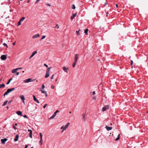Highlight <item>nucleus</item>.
<instances>
[{
  "instance_id": "1",
  "label": "nucleus",
  "mask_w": 148,
  "mask_h": 148,
  "mask_svg": "<svg viewBox=\"0 0 148 148\" xmlns=\"http://www.w3.org/2000/svg\"><path fill=\"white\" fill-rule=\"evenodd\" d=\"M69 124L70 123H68L65 126L63 125L61 127V129H62V132H63L68 127Z\"/></svg>"
},
{
  "instance_id": "2",
  "label": "nucleus",
  "mask_w": 148,
  "mask_h": 148,
  "mask_svg": "<svg viewBox=\"0 0 148 148\" xmlns=\"http://www.w3.org/2000/svg\"><path fill=\"white\" fill-rule=\"evenodd\" d=\"M59 112V110H57L54 113L53 115L50 117L49 119H53L54 117L56 116L57 113H58Z\"/></svg>"
},
{
  "instance_id": "3",
  "label": "nucleus",
  "mask_w": 148,
  "mask_h": 148,
  "mask_svg": "<svg viewBox=\"0 0 148 148\" xmlns=\"http://www.w3.org/2000/svg\"><path fill=\"white\" fill-rule=\"evenodd\" d=\"M35 80L34 79H32L29 78H28L25 80H24V82L25 83H28L31 82Z\"/></svg>"
},
{
  "instance_id": "4",
  "label": "nucleus",
  "mask_w": 148,
  "mask_h": 148,
  "mask_svg": "<svg viewBox=\"0 0 148 148\" xmlns=\"http://www.w3.org/2000/svg\"><path fill=\"white\" fill-rule=\"evenodd\" d=\"M12 91V89H8L7 91L4 93V96H5V95H7L9 93Z\"/></svg>"
},
{
  "instance_id": "5",
  "label": "nucleus",
  "mask_w": 148,
  "mask_h": 148,
  "mask_svg": "<svg viewBox=\"0 0 148 148\" xmlns=\"http://www.w3.org/2000/svg\"><path fill=\"white\" fill-rule=\"evenodd\" d=\"M109 109V107L108 105H106L102 108V111H104L107 110Z\"/></svg>"
},
{
  "instance_id": "6",
  "label": "nucleus",
  "mask_w": 148,
  "mask_h": 148,
  "mask_svg": "<svg viewBox=\"0 0 148 148\" xmlns=\"http://www.w3.org/2000/svg\"><path fill=\"white\" fill-rule=\"evenodd\" d=\"M7 58L6 56L5 55H3L1 57V59L2 60H5Z\"/></svg>"
},
{
  "instance_id": "7",
  "label": "nucleus",
  "mask_w": 148,
  "mask_h": 148,
  "mask_svg": "<svg viewBox=\"0 0 148 148\" xmlns=\"http://www.w3.org/2000/svg\"><path fill=\"white\" fill-rule=\"evenodd\" d=\"M79 55L78 54H76L75 55L74 57V61L77 62V60L78 59Z\"/></svg>"
},
{
  "instance_id": "8",
  "label": "nucleus",
  "mask_w": 148,
  "mask_h": 148,
  "mask_svg": "<svg viewBox=\"0 0 148 148\" xmlns=\"http://www.w3.org/2000/svg\"><path fill=\"white\" fill-rule=\"evenodd\" d=\"M37 53V51H34L31 55L30 56V57L29 58V59H30L32 57L36 54Z\"/></svg>"
},
{
  "instance_id": "9",
  "label": "nucleus",
  "mask_w": 148,
  "mask_h": 148,
  "mask_svg": "<svg viewBox=\"0 0 148 148\" xmlns=\"http://www.w3.org/2000/svg\"><path fill=\"white\" fill-rule=\"evenodd\" d=\"M33 97L34 100L35 102H37V103H40V102L38 101V100L37 99V98H36V97L35 95H33Z\"/></svg>"
},
{
  "instance_id": "10",
  "label": "nucleus",
  "mask_w": 148,
  "mask_h": 148,
  "mask_svg": "<svg viewBox=\"0 0 148 148\" xmlns=\"http://www.w3.org/2000/svg\"><path fill=\"white\" fill-rule=\"evenodd\" d=\"M21 99L22 100V101L23 102L24 104H25V102H24V100H25V98L24 97V96L22 95H21L20 97Z\"/></svg>"
},
{
  "instance_id": "11",
  "label": "nucleus",
  "mask_w": 148,
  "mask_h": 148,
  "mask_svg": "<svg viewBox=\"0 0 148 148\" xmlns=\"http://www.w3.org/2000/svg\"><path fill=\"white\" fill-rule=\"evenodd\" d=\"M8 140L7 139L5 138L1 140L2 143L3 144H4L5 143V142Z\"/></svg>"
},
{
  "instance_id": "12",
  "label": "nucleus",
  "mask_w": 148,
  "mask_h": 148,
  "mask_svg": "<svg viewBox=\"0 0 148 148\" xmlns=\"http://www.w3.org/2000/svg\"><path fill=\"white\" fill-rule=\"evenodd\" d=\"M39 36H40V35L38 34H36L32 36V38H33L34 39V38H38V37Z\"/></svg>"
},
{
  "instance_id": "13",
  "label": "nucleus",
  "mask_w": 148,
  "mask_h": 148,
  "mask_svg": "<svg viewBox=\"0 0 148 148\" xmlns=\"http://www.w3.org/2000/svg\"><path fill=\"white\" fill-rule=\"evenodd\" d=\"M62 69L63 71L66 73H68V68H66L65 67H63L62 68Z\"/></svg>"
},
{
  "instance_id": "14",
  "label": "nucleus",
  "mask_w": 148,
  "mask_h": 148,
  "mask_svg": "<svg viewBox=\"0 0 148 148\" xmlns=\"http://www.w3.org/2000/svg\"><path fill=\"white\" fill-rule=\"evenodd\" d=\"M77 14H73L71 16V20H73L74 18L76 16Z\"/></svg>"
},
{
  "instance_id": "15",
  "label": "nucleus",
  "mask_w": 148,
  "mask_h": 148,
  "mask_svg": "<svg viewBox=\"0 0 148 148\" xmlns=\"http://www.w3.org/2000/svg\"><path fill=\"white\" fill-rule=\"evenodd\" d=\"M40 91H41V92L42 93L45 94V96L46 97H47L48 95H47V92L46 91L44 90H40Z\"/></svg>"
},
{
  "instance_id": "16",
  "label": "nucleus",
  "mask_w": 148,
  "mask_h": 148,
  "mask_svg": "<svg viewBox=\"0 0 148 148\" xmlns=\"http://www.w3.org/2000/svg\"><path fill=\"white\" fill-rule=\"evenodd\" d=\"M16 114L18 115L22 116V112L19 111H18L16 112Z\"/></svg>"
},
{
  "instance_id": "17",
  "label": "nucleus",
  "mask_w": 148,
  "mask_h": 148,
  "mask_svg": "<svg viewBox=\"0 0 148 148\" xmlns=\"http://www.w3.org/2000/svg\"><path fill=\"white\" fill-rule=\"evenodd\" d=\"M19 138V135H16L15 136V138L14 139V141L16 142L18 140V138Z\"/></svg>"
},
{
  "instance_id": "18",
  "label": "nucleus",
  "mask_w": 148,
  "mask_h": 148,
  "mask_svg": "<svg viewBox=\"0 0 148 148\" xmlns=\"http://www.w3.org/2000/svg\"><path fill=\"white\" fill-rule=\"evenodd\" d=\"M49 72H48V71H46V75L45 77V78H47L48 77H49Z\"/></svg>"
},
{
  "instance_id": "19",
  "label": "nucleus",
  "mask_w": 148,
  "mask_h": 148,
  "mask_svg": "<svg viewBox=\"0 0 148 148\" xmlns=\"http://www.w3.org/2000/svg\"><path fill=\"white\" fill-rule=\"evenodd\" d=\"M106 128L108 131L111 130L112 129V127H108L107 126H106Z\"/></svg>"
},
{
  "instance_id": "20",
  "label": "nucleus",
  "mask_w": 148,
  "mask_h": 148,
  "mask_svg": "<svg viewBox=\"0 0 148 148\" xmlns=\"http://www.w3.org/2000/svg\"><path fill=\"white\" fill-rule=\"evenodd\" d=\"M82 116L83 117V120L84 121H85V114H82Z\"/></svg>"
},
{
  "instance_id": "21",
  "label": "nucleus",
  "mask_w": 148,
  "mask_h": 148,
  "mask_svg": "<svg viewBox=\"0 0 148 148\" xmlns=\"http://www.w3.org/2000/svg\"><path fill=\"white\" fill-rule=\"evenodd\" d=\"M81 30L80 29H79V30L78 31H76V33L78 35V36H79L80 35V33H79V32H80V31Z\"/></svg>"
},
{
  "instance_id": "22",
  "label": "nucleus",
  "mask_w": 148,
  "mask_h": 148,
  "mask_svg": "<svg viewBox=\"0 0 148 148\" xmlns=\"http://www.w3.org/2000/svg\"><path fill=\"white\" fill-rule=\"evenodd\" d=\"M88 29H85L84 31V33H85V34L86 35L88 34Z\"/></svg>"
},
{
  "instance_id": "23",
  "label": "nucleus",
  "mask_w": 148,
  "mask_h": 148,
  "mask_svg": "<svg viewBox=\"0 0 148 148\" xmlns=\"http://www.w3.org/2000/svg\"><path fill=\"white\" fill-rule=\"evenodd\" d=\"M120 134H118V136H117V137L115 139V140H119V139H120Z\"/></svg>"
},
{
  "instance_id": "24",
  "label": "nucleus",
  "mask_w": 148,
  "mask_h": 148,
  "mask_svg": "<svg viewBox=\"0 0 148 148\" xmlns=\"http://www.w3.org/2000/svg\"><path fill=\"white\" fill-rule=\"evenodd\" d=\"M76 63L77 62L74 61V62H73L72 65V66L73 67H74L75 66Z\"/></svg>"
},
{
  "instance_id": "25",
  "label": "nucleus",
  "mask_w": 148,
  "mask_h": 148,
  "mask_svg": "<svg viewBox=\"0 0 148 148\" xmlns=\"http://www.w3.org/2000/svg\"><path fill=\"white\" fill-rule=\"evenodd\" d=\"M5 86V85L3 84H0V88H1L2 87H4Z\"/></svg>"
},
{
  "instance_id": "26",
  "label": "nucleus",
  "mask_w": 148,
  "mask_h": 148,
  "mask_svg": "<svg viewBox=\"0 0 148 148\" xmlns=\"http://www.w3.org/2000/svg\"><path fill=\"white\" fill-rule=\"evenodd\" d=\"M25 17H23L20 20V21L22 22L25 19Z\"/></svg>"
},
{
  "instance_id": "27",
  "label": "nucleus",
  "mask_w": 148,
  "mask_h": 148,
  "mask_svg": "<svg viewBox=\"0 0 148 148\" xmlns=\"http://www.w3.org/2000/svg\"><path fill=\"white\" fill-rule=\"evenodd\" d=\"M12 78H10L9 80L8 81L7 83L6 84H8L10 83V81L12 80Z\"/></svg>"
},
{
  "instance_id": "28",
  "label": "nucleus",
  "mask_w": 148,
  "mask_h": 148,
  "mask_svg": "<svg viewBox=\"0 0 148 148\" xmlns=\"http://www.w3.org/2000/svg\"><path fill=\"white\" fill-rule=\"evenodd\" d=\"M16 71L17 70L16 69H14L12 71V73H14L16 72Z\"/></svg>"
},
{
  "instance_id": "29",
  "label": "nucleus",
  "mask_w": 148,
  "mask_h": 148,
  "mask_svg": "<svg viewBox=\"0 0 148 148\" xmlns=\"http://www.w3.org/2000/svg\"><path fill=\"white\" fill-rule=\"evenodd\" d=\"M45 87V85L44 84H43L42 85L41 90H43L44 89Z\"/></svg>"
},
{
  "instance_id": "30",
  "label": "nucleus",
  "mask_w": 148,
  "mask_h": 148,
  "mask_svg": "<svg viewBox=\"0 0 148 148\" xmlns=\"http://www.w3.org/2000/svg\"><path fill=\"white\" fill-rule=\"evenodd\" d=\"M7 102H8V101H5L3 103V106H5Z\"/></svg>"
},
{
  "instance_id": "31",
  "label": "nucleus",
  "mask_w": 148,
  "mask_h": 148,
  "mask_svg": "<svg viewBox=\"0 0 148 148\" xmlns=\"http://www.w3.org/2000/svg\"><path fill=\"white\" fill-rule=\"evenodd\" d=\"M32 132H30L29 134V136L31 138H32Z\"/></svg>"
},
{
  "instance_id": "32",
  "label": "nucleus",
  "mask_w": 148,
  "mask_h": 148,
  "mask_svg": "<svg viewBox=\"0 0 148 148\" xmlns=\"http://www.w3.org/2000/svg\"><path fill=\"white\" fill-rule=\"evenodd\" d=\"M39 134H40V139H42V133H40Z\"/></svg>"
},
{
  "instance_id": "33",
  "label": "nucleus",
  "mask_w": 148,
  "mask_h": 148,
  "mask_svg": "<svg viewBox=\"0 0 148 148\" xmlns=\"http://www.w3.org/2000/svg\"><path fill=\"white\" fill-rule=\"evenodd\" d=\"M21 21L20 20L18 21V26H19L21 25Z\"/></svg>"
},
{
  "instance_id": "34",
  "label": "nucleus",
  "mask_w": 148,
  "mask_h": 148,
  "mask_svg": "<svg viewBox=\"0 0 148 148\" xmlns=\"http://www.w3.org/2000/svg\"><path fill=\"white\" fill-rule=\"evenodd\" d=\"M46 37V36H42V37L41 39H40V40L41 41L43 39L45 38Z\"/></svg>"
},
{
  "instance_id": "35",
  "label": "nucleus",
  "mask_w": 148,
  "mask_h": 148,
  "mask_svg": "<svg viewBox=\"0 0 148 148\" xmlns=\"http://www.w3.org/2000/svg\"><path fill=\"white\" fill-rule=\"evenodd\" d=\"M72 8L73 9H75V6L74 5H72Z\"/></svg>"
},
{
  "instance_id": "36",
  "label": "nucleus",
  "mask_w": 148,
  "mask_h": 148,
  "mask_svg": "<svg viewBox=\"0 0 148 148\" xmlns=\"http://www.w3.org/2000/svg\"><path fill=\"white\" fill-rule=\"evenodd\" d=\"M39 142L41 143V145H42V139H40V140L39 141Z\"/></svg>"
},
{
  "instance_id": "37",
  "label": "nucleus",
  "mask_w": 148,
  "mask_h": 148,
  "mask_svg": "<svg viewBox=\"0 0 148 148\" xmlns=\"http://www.w3.org/2000/svg\"><path fill=\"white\" fill-rule=\"evenodd\" d=\"M51 67H49L47 69V71H48V72H49V70L50 69H51Z\"/></svg>"
},
{
  "instance_id": "38",
  "label": "nucleus",
  "mask_w": 148,
  "mask_h": 148,
  "mask_svg": "<svg viewBox=\"0 0 148 148\" xmlns=\"http://www.w3.org/2000/svg\"><path fill=\"white\" fill-rule=\"evenodd\" d=\"M3 45L4 46H6L7 47H8V46L5 43H3Z\"/></svg>"
},
{
  "instance_id": "39",
  "label": "nucleus",
  "mask_w": 148,
  "mask_h": 148,
  "mask_svg": "<svg viewBox=\"0 0 148 148\" xmlns=\"http://www.w3.org/2000/svg\"><path fill=\"white\" fill-rule=\"evenodd\" d=\"M55 28H57V29H58L59 28V25L58 24H57L56 25L55 27Z\"/></svg>"
},
{
  "instance_id": "40",
  "label": "nucleus",
  "mask_w": 148,
  "mask_h": 148,
  "mask_svg": "<svg viewBox=\"0 0 148 148\" xmlns=\"http://www.w3.org/2000/svg\"><path fill=\"white\" fill-rule=\"evenodd\" d=\"M51 88L52 89H54V86L53 85H51Z\"/></svg>"
},
{
  "instance_id": "41",
  "label": "nucleus",
  "mask_w": 148,
  "mask_h": 148,
  "mask_svg": "<svg viewBox=\"0 0 148 148\" xmlns=\"http://www.w3.org/2000/svg\"><path fill=\"white\" fill-rule=\"evenodd\" d=\"M47 104H46L45 105L43 106V108H45L46 107V106H47Z\"/></svg>"
},
{
  "instance_id": "42",
  "label": "nucleus",
  "mask_w": 148,
  "mask_h": 148,
  "mask_svg": "<svg viewBox=\"0 0 148 148\" xmlns=\"http://www.w3.org/2000/svg\"><path fill=\"white\" fill-rule=\"evenodd\" d=\"M12 100H10V101H9L8 103V104H10L11 102H12Z\"/></svg>"
},
{
  "instance_id": "43",
  "label": "nucleus",
  "mask_w": 148,
  "mask_h": 148,
  "mask_svg": "<svg viewBox=\"0 0 148 148\" xmlns=\"http://www.w3.org/2000/svg\"><path fill=\"white\" fill-rule=\"evenodd\" d=\"M22 69V67H20V68H16V69L17 70H19V69Z\"/></svg>"
},
{
  "instance_id": "44",
  "label": "nucleus",
  "mask_w": 148,
  "mask_h": 148,
  "mask_svg": "<svg viewBox=\"0 0 148 148\" xmlns=\"http://www.w3.org/2000/svg\"><path fill=\"white\" fill-rule=\"evenodd\" d=\"M13 128L15 130L16 129V128L15 126L14 125H13Z\"/></svg>"
},
{
  "instance_id": "45",
  "label": "nucleus",
  "mask_w": 148,
  "mask_h": 148,
  "mask_svg": "<svg viewBox=\"0 0 148 148\" xmlns=\"http://www.w3.org/2000/svg\"><path fill=\"white\" fill-rule=\"evenodd\" d=\"M54 75H52L51 76V79H53Z\"/></svg>"
},
{
  "instance_id": "46",
  "label": "nucleus",
  "mask_w": 148,
  "mask_h": 148,
  "mask_svg": "<svg viewBox=\"0 0 148 148\" xmlns=\"http://www.w3.org/2000/svg\"><path fill=\"white\" fill-rule=\"evenodd\" d=\"M44 65L46 67H48V66L47 65V64H44Z\"/></svg>"
},
{
  "instance_id": "47",
  "label": "nucleus",
  "mask_w": 148,
  "mask_h": 148,
  "mask_svg": "<svg viewBox=\"0 0 148 148\" xmlns=\"http://www.w3.org/2000/svg\"><path fill=\"white\" fill-rule=\"evenodd\" d=\"M47 5L49 6H51V5L49 3H47L46 4Z\"/></svg>"
},
{
  "instance_id": "48",
  "label": "nucleus",
  "mask_w": 148,
  "mask_h": 148,
  "mask_svg": "<svg viewBox=\"0 0 148 148\" xmlns=\"http://www.w3.org/2000/svg\"><path fill=\"white\" fill-rule=\"evenodd\" d=\"M28 132H32V130H30V129H28Z\"/></svg>"
},
{
  "instance_id": "49",
  "label": "nucleus",
  "mask_w": 148,
  "mask_h": 148,
  "mask_svg": "<svg viewBox=\"0 0 148 148\" xmlns=\"http://www.w3.org/2000/svg\"><path fill=\"white\" fill-rule=\"evenodd\" d=\"M16 72V75H18L19 74V73L18 72Z\"/></svg>"
},
{
  "instance_id": "50",
  "label": "nucleus",
  "mask_w": 148,
  "mask_h": 148,
  "mask_svg": "<svg viewBox=\"0 0 148 148\" xmlns=\"http://www.w3.org/2000/svg\"><path fill=\"white\" fill-rule=\"evenodd\" d=\"M23 117H24V118H27V116L26 115H24V116H23Z\"/></svg>"
},
{
  "instance_id": "51",
  "label": "nucleus",
  "mask_w": 148,
  "mask_h": 148,
  "mask_svg": "<svg viewBox=\"0 0 148 148\" xmlns=\"http://www.w3.org/2000/svg\"><path fill=\"white\" fill-rule=\"evenodd\" d=\"M92 94L93 95H95V91H93L92 92Z\"/></svg>"
},
{
  "instance_id": "52",
  "label": "nucleus",
  "mask_w": 148,
  "mask_h": 148,
  "mask_svg": "<svg viewBox=\"0 0 148 148\" xmlns=\"http://www.w3.org/2000/svg\"><path fill=\"white\" fill-rule=\"evenodd\" d=\"M40 0H36V1L35 3H37V2H38L39 1H40Z\"/></svg>"
},
{
  "instance_id": "53",
  "label": "nucleus",
  "mask_w": 148,
  "mask_h": 148,
  "mask_svg": "<svg viewBox=\"0 0 148 148\" xmlns=\"http://www.w3.org/2000/svg\"><path fill=\"white\" fill-rule=\"evenodd\" d=\"M12 44L13 45H15V42H13L12 43Z\"/></svg>"
},
{
  "instance_id": "54",
  "label": "nucleus",
  "mask_w": 148,
  "mask_h": 148,
  "mask_svg": "<svg viewBox=\"0 0 148 148\" xmlns=\"http://www.w3.org/2000/svg\"><path fill=\"white\" fill-rule=\"evenodd\" d=\"M131 65H132V64H133V62L132 60H131Z\"/></svg>"
},
{
  "instance_id": "55",
  "label": "nucleus",
  "mask_w": 148,
  "mask_h": 148,
  "mask_svg": "<svg viewBox=\"0 0 148 148\" xmlns=\"http://www.w3.org/2000/svg\"><path fill=\"white\" fill-rule=\"evenodd\" d=\"M107 4V3L106 2L105 3L104 5L105 6H106Z\"/></svg>"
},
{
  "instance_id": "56",
  "label": "nucleus",
  "mask_w": 148,
  "mask_h": 148,
  "mask_svg": "<svg viewBox=\"0 0 148 148\" xmlns=\"http://www.w3.org/2000/svg\"><path fill=\"white\" fill-rule=\"evenodd\" d=\"M28 147V145H25V148H27Z\"/></svg>"
},
{
  "instance_id": "57",
  "label": "nucleus",
  "mask_w": 148,
  "mask_h": 148,
  "mask_svg": "<svg viewBox=\"0 0 148 148\" xmlns=\"http://www.w3.org/2000/svg\"><path fill=\"white\" fill-rule=\"evenodd\" d=\"M109 14V13H108V12H107V14H106V16H108V14Z\"/></svg>"
},
{
  "instance_id": "58",
  "label": "nucleus",
  "mask_w": 148,
  "mask_h": 148,
  "mask_svg": "<svg viewBox=\"0 0 148 148\" xmlns=\"http://www.w3.org/2000/svg\"><path fill=\"white\" fill-rule=\"evenodd\" d=\"M116 8H118V5L117 4H116Z\"/></svg>"
},
{
  "instance_id": "59",
  "label": "nucleus",
  "mask_w": 148,
  "mask_h": 148,
  "mask_svg": "<svg viewBox=\"0 0 148 148\" xmlns=\"http://www.w3.org/2000/svg\"><path fill=\"white\" fill-rule=\"evenodd\" d=\"M11 89H12V91H13V90H14L15 88H12Z\"/></svg>"
},
{
  "instance_id": "60",
  "label": "nucleus",
  "mask_w": 148,
  "mask_h": 148,
  "mask_svg": "<svg viewBox=\"0 0 148 148\" xmlns=\"http://www.w3.org/2000/svg\"><path fill=\"white\" fill-rule=\"evenodd\" d=\"M93 99L94 100H95L96 99V97H93Z\"/></svg>"
},
{
  "instance_id": "61",
  "label": "nucleus",
  "mask_w": 148,
  "mask_h": 148,
  "mask_svg": "<svg viewBox=\"0 0 148 148\" xmlns=\"http://www.w3.org/2000/svg\"><path fill=\"white\" fill-rule=\"evenodd\" d=\"M12 11H13V10H12V9H10V12H12Z\"/></svg>"
},
{
  "instance_id": "62",
  "label": "nucleus",
  "mask_w": 148,
  "mask_h": 148,
  "mask_svg": "<svg viewBox=\"0 0 148 148\" xmlns=\"http://www.w3.org/2000/svg\"><path fill=\"white\" fill-rule=\"evenodd\" d=\"M69 113L70 114H71V112H70Z\"/></svg>"
},
{
  "instance_id": "63",
  "label": "nucleus",
  "mask_w": 148,
  "mask_h": 148,
  "mask_svg": "<svg viewBox=\"0 0 148 148\" xmlns=\"http://www.w3.org/2000/svg\"><path fill=\"white\" fill-rule=\"evenodd\" d=\"M7 108H8V106L7 107Z\"/></svg>"
},
{
  "instance_id": "64",
  "label": "nucleus",
  "mask_w": 148,
  "mask_h": 148,
  "mask_svg": "<svg viewBox=\"0 0 148 148\" xmlns=\"http://www.w3.org/2000/svg\"><path fill=\"white\" fill-rule=\"evenodd\" d=\"M29 1H28L27 2V3H29Z\"/></svg>"
}]
</instances>
